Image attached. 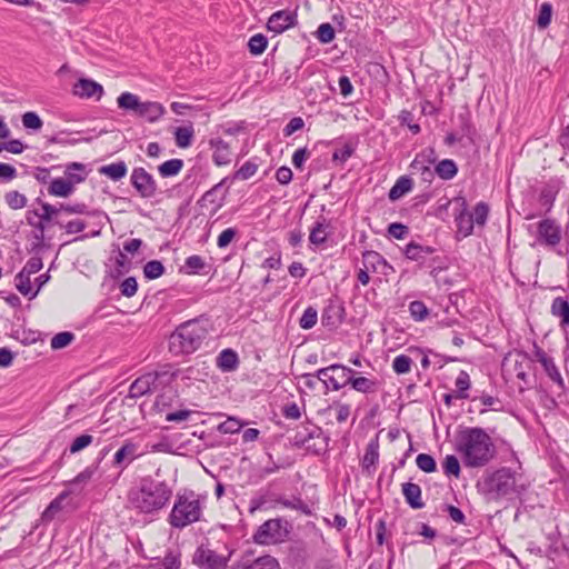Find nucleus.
<instances>
[{"mask_svg":"<svg viewBox=\"0 0 569 569\" xmlns=\"http://www.w3.org/2000/svg\"><path fill=\"white\" fill-rule=\"evenodd\" d=\"M457 451L463 463L470 468L487 466L496 456L491 437L479 427L465 428L457 437Z\"/></svg>","mask_w":569,"mask_h":569,"instance_id":"nucleus-1","label":"nucleus"},{"mask_svg":"<svg viewBox=\"0 0 569 569\" xmlns=\"http://www.w3.org/2000/svg\"><path fill=\"white\" fill-rule=\"evenodd\" d=\"M528 487L529 482L521 473L506 467L486 475L478 483L479 490L489 500L519 497L527 491Z\"/></svg>","mask_w":569,"mask_h":569,"instance_id":"nucleus-2","label":"nucleus"},{"mask_svg":"<svg viewBox=\"0 0 569 569\" xmlns=\"http://www.w3.org/2000/svg\"><path fill=\"white\" fill-rule=\"evenodd\" d=\"M172 496V490L163 481L143 478L138 488L131 489L128 501L142 513H152L162 509Z\"/></svg>","mask_w":569,"mask_h":569,"instance_id":"nucleus-3","label":"nucleus"},{"mask_svg":"<svg viewBox=\"0 0 569 569\" xmlns=\"http://www.w3.org/2000/svg\"><path fill=\"white\" fill-rule=\"evenodd\" d=\"M207 336V330L198 320H190L180 325L170 336L169 350L174 356L194 352Z\"/></svg>","mask_w":569,"mask_h":569,"instance_id":"nucleus-4","label":"nucleus"},{"mask_svg":"<svg viewBox=\"0 0 569 569\" xmlns=\"http://www.w3.org/2000/svg\"><path fill=\"white\" fill-rule=\"evenodd\" d=\"M202 503L193 491L178 495L169 515V523L177 529H182L200 520Z\"/></svg>","mask_w":569,"mask_h":569,"instance_id":"nucleus-5","label":"nucleus"},{"mask_svg":"<svg viewBox=\"0 0 569 569\" xmlns=\"http://www.w3.org/2000/svg\"><path fill=\"white\" fill-rule=\"evenodd\" d=\"M117 104L119 109L132 112L150 123L157 122L166 112L160 102L141 101L137 94L131 92H122L117 98Z\"/></svg>","mask_w":569,"mask_h":569,"instance_id":"nucleus-6","label":"nucleus"},{"mask_svg":"<svg viewBox=\"0 0 569 569\" xmlns=\"http://www.w3.org/2000/svg\"><path fill=\"white\" fill-rule=\"evenodd\" d=\"M232 551L219 553L213 550L209 542L197 547L192 556V563L200 569H227Z\"/></svg>","mask_w":569,"mask_h":569,"instance_id":"nucleus-7","label":"nucleus"},{"mask_svg":"<svg viewBox=\"0 0 569 569\" xmlns=\"http://www.w3.org/2000/svg\"><path fill=\"white\" fill-rule=\"evenodd\" d=\"M287 521L281 519H269L264 521L253 535L254 542L259 545H272L283 541L289 531Z\"/></svg>","mask_w":569,"mask_h":569,"instance_id":"nucleus-8","label":"nucleus"},{"mask_svg":"<svg viewBox=\"0 0 569 569\" xmlns=\"http://www.w3.org/2000/svg\"><path fill=\"white\" fill-rule=\"evenodd\" d=\"M355 371L346 366L333 363L317 370V378L323 382L326 389L340 390L349 385L350 375Z\"/></svg>","mask_w":569,"mask_h":569,"instance_id":"nucleus-9","label":"nucleus"},{"mask_svg":"<svg viewBox=\"0 0 569 569\" xmlns=\"http://www.w3.org/2000/svg\"><path fill=\"white\" fill-rule=\"evenodd\" d=\"M293 446L306 448L315 453H320L326 448L322 430L317 426H306L298 430L292 438Z\"/></svg>","mask_w":569,"mask_h":569,"instance_id":"nucleus-10","label":"nucleus"},{"mask_svg":"<svg viewBox=\"0 0 569 569\" xmlns=\"http://www.w3.org/2000/svg\"><path fill=\"white\" fill-rule=\"evenodd\" d=\"M436 152L432 148H427L416 156L410 164L412 174H419L425 182H432L435 171L431 166L436 162Z\"/></svg>","mask_w":569,"mask_h":569,"instance_id":"nucleus-11","label":"nucleus"},{"mask_svg":"<svg viewBox=\"0 0 569 569\" xmlns=\"http://www.w3.org/2000/svg\"><path fill=\"white\" fill-rule=\"evenodd\" d=\"M130 182L141 198L150 199L157 194V182L144 168H134Z\"/></svg>","mask_w":569,"mask_h":569,"instance_id":"nucleus-12","label":"nucleus"},{"mask_svg":"<svg viewBox=\"0 0 569 569\" xmlns=\"http://www.w3.org/2000/svg\"><path fill=\"white\" fill-rule=\"evenodd\" d=\"M537 241L539 244L556 247L561 241V228L552 219H543L537 226Z\"/></svg>","mask_w":569,"mask_h":569,"instance_id":"nucleus-13","label":"nucleus"},{"mask_svg":"<svg viewBox=\"0 0 569 569\" xmlns=\"http://www.w3.org/2000/svg\"><path fill=\"white\" fill-rule=\"evenodd\" d=\"M144 455L140 450V446L131 440H126L123 445L116 451L112 466L123 471L132 461Z\"/></svg>","mask_w":569,"mask_h":569,"instance_id":"nucleus-14","label":"nucleus"},{"mask_svg":"<svg viewBox=\"0 0 569 569\" xmlns=\"http://www.w3.org/2000/svg\"><path fill=\"white\" fill-rule=\"evenodd\" d=\"M297 23V14L290 10H279L271 14L267 28L274 33H282Z\"/></svg>","mask_w":569,"mask_h":569,"instance_id":"nucleus-15","label":"nucleus"},{"mask_svg":"<svg viewBox=\"0 0 569 569\" xmlns=\"http://www.w3.org/2000/svg\"><path fill=\"white\" fill-rule=\"evenodd\" d=\"M73 94L80 98H96L100 100L103 87L91 79H79L73 86Z\"/></svg>","mask_w":569,"mask_h":569,"instance_id":"nucleus-16","label":"nucleus"},{"mask_svg":"<svg viewBox=\"0 0 569 569\" xmlns=\"http://www.w3.org/2000/svg\"><path fill=\"white\" fill-rule=\"evenodd\" d=\"M209 147L213 150L212 161L216 166H227L231 162V150L229 143L221 138H211L209 140Z\"/></svg>","mask_w":569,"mask_h":569,"instance_id":"nucleus-17","label":"nucleus"},{"mask_svg":"<svg viewBox=\"0 0 569 569\" xmlns=\"http://www.w3.org/2000/svg\"><path fill=\"white\" fill-rule=\"evenodd\" d=\"M158 375L154 372L146 373L137 378L130 386L129 396L131 398H139L150 392L156 386Z\"/></svg>","mask_w":569,"mask_h":569,"instance_id":"nucleus-18","label":"nucleus"},{"mask_svg":"<svg viewBox=\"0 0 569 569\" xmlns=\"http://www.w3.org/2000/svg\"><path fill=\"white\" fill-rule=\"evenodd\" d=\"M535 356L537 360L541 363L548 377L556 383H558L560 387H563V380L562 377L553 361L552 358H550L542 349L536 347Z\"/></svg>","mask_w":569,"mask_h":569,"instance_id":"nucleus-19","label":"nucleus"},{"mask_svg":"<svg viewBox=\"0 0 569 569\" xmlns=\"http://www.w3.org/2000/svg\"><path fill=\"white\" fill-rule=\"evenodd\" d=\"M461 200L462 209L460 212L456 216V223L458 228V233H460L462 237H468L472 233L475 222H473V216L470 214L467 210V203L465 199Z\"/></svg>","mask_w":569,"mask_h":569,"instance_id":"nucleus-20","label":"nucleus"},{"mask_svg":"<svg viewBox=\"0 0 569 569\" xmlns=\"http://www.w3.org/2000/svg\"><path fill=\"white\" fill-rule=\"evenodd\" d=\"M402 495L406 499V502L412 509H421L425 503L421 500V488L417 483L405 482L402 483Z\"/></svg>","mask_w":569,"mask_h":569,"instance_id":"nucleus-21","label":"nucleus"},{"mask_svg":"<svg viewBox=\"0 0 569 569\" xmlns=\"http://www.w3.org/2000/svg\"><path fill=\"white\" fill-rule=\"evenodd\" d=\"M217 366L223 372L234 371L239 366L237 352L232 349H223L217 358Z\"/></svg>","mask_w":569,"mask_h":569,"instance_id":"nucleus-22","label":"nucleus"},{"mask_svg":"<svg viewBox=\"0 0 569 569\" xmlns=\"http://www.w3.org/2000/svg\"><path fill=\"white\" fill-rule=\"evenodd\" d=\"M551 315L560 319V327L569 326V302L562 297H557L551 303Z\"/></svg>","mask_w":569,"mask_h":569,"instance_id":"nucleus-23","label":"nucleus"},{"mask_svg":"<svg viewBox=\"0 0 569 569\" xmlns=\"http://www.w3.org/2000/svg\"><path fill=\"white\" fill-rule=\"evenodd\" d=\"M435 252V248L429 246H421L417 242H410L407 244L405 249V254L408 259L423 262L425 258Z\"/></svg>","mask_w":569,"mask_h":569,"instance_id":"nucleus-24","label":"nucleus"},{"mask_svg":"<svg viewBox=\"0 0 569 569\" xmlns=\"http://www.w3.org/2000/svg\"><path fill=\"white\" fill-rule=\"evenodd\" d=\"M379 459V442L378 439H372L366 448L365 456L362 458V469L368 473H371V469H375L376 463Z\"/></svg>","mask_w":569,"mask_h":569,"instance_id":"nucleus-25","label":"nucleus"},{"mask_svg":"<svg viewBox=\"0 0 569 569\" xmlns=\"http://www.w3.org/2000/svg\"><path fill=\"white\" fill-rule=\"evenodd\" d=\"M74 190V186L71 181L62 179V178H56L53 179L48 188V192L51 196L54 197H62L66 198L70 196Z\"/></svg>","mask_w":569,"mask_h":569,"instance_id":"nucleus-26","label":"nucleus"},{"mask_svg":"<svg viewBox=\"0 0 569 569\" xmlns=\"http://www.w3.org/2000/svg\"><path fill=\"white\" fill-rule=\"evenodd\" d=\"M109 452L108 448H104L100 451V457L98 458V461L89 467H87L83 471H81L77 477H74L70 483L72 486L77 485H86L88 483L96 471L98 470L100 461L106 457V455Z\"/></svg>","mask_w":569,"mask_h":569,"instance_id":"nucleus-27","label":"nucleus"},{"mask_svg":"<svg viewBox=\"0 0 569 569\" xmlns=\"http://www.w3.org/2000/svg\"><path fill=\"white\" fill-rule=\"evenodd\" d=\"M127 164L123 161L113 162L99 168V173L113 181H119L127 174Z\"/></svg>","mask_w":569,"mask_h":569,"instance_id":"nucleus-28","label":"nucleus"},{"mask_svg":"<svg viewBox=\"0 0 569 569\" xmlns=\"http://www.w3.org/2000/svg\"><path fill=\"white\" fill-rule=\"evenodd\" d=\"M412 180L407 176L400 177L389 191V199L396 201L412 189Z\"/></svg>","mask_w":569,"mask_h":569,"instance_id":"nucleus-29","label":"nucleus"},{"mask_svg":"<svg viewBox=\"0 0 569 569\" xmlns=\"http://www.w3.org/2000/svg\"><path fill=\"white\" fill-rule=\"evenodd\" d=\"M69 496L68 491L61 492L57 498H54L49 506L42 512V521L50 522L62 510V502Z\"/></svg>","mask_w":569,"mask_h":569,"instance_id":"nucleus-30","label":"nucleus"},{"mask_svg":"<svg viewBox=\"0 0 569 569\" xmlns=\"http://www.w3.org/2000/svg\"><path fill=\"white\" fill-rule=\"evenodd\" d=\"M362 263L367 270L379 271L380 267H387L385 258L376 251H365L362 254Z\"/></svg>","mask_w":569,"mask_h":569,"instance_id":"nucleus-31","label":"nucleus"},{"mask_svg":"<svg viewBox=\"0 0 569 569\" xmlns=\"http://www.w3.org/2000/svg\"><path fill=\"white\" fill-rule=\"evenodd\" d=\"M435 174H438L443 180L452 179L457 172L458 167L453 160L445 159L441 160L433 169Z\"/></svg>","mask_w":569,"mask_h":569,"instance_id":"nucleus-32","label":"nucleus"},{"mask_svg":"<svg viewBox=\"0 0 569 569\" xmlns=\"http://www.w3.org/2000/svg\"><path fill=\"white\" fill-rule=\"evenodd\" d=\"M243 569H280V566L276 558L271 556H262L244 563Z\"/></svg>","mask_w":569,"mask_h":569,"instance_id":"nucleus-33","label":"nucleus"},{"mask_svg":"<svg viewBox=\"0 0 569 569\" xmlns=\"http://www.w3.org/2000/svg\"><path fill=\"white\" fill-rule=\"evenodd\" d=\"M193 133H194V130L191 124L186 126V127H178L174 130L176 144L179 148L190 147L191 142H192Z\"/></svg>","mask_w":569,"mask_h":569,"instance_id":"nucleus-34","label":"nucleus"},{"mask_svg":"<svg viewBox=\"0 0 569 569\" xmlns=\"http://www.w3.org/2000/svg\"><path fill=\"white\" fill-rule=\"evenodd\" d=\"M183 167V161L181 159H170L164 161L158 167V171L161 177L169 178L177 176Z\"/></svg>","mask_w":569,"mask_h":569,"instance_id":"nucleus-35","label":"nucleus"},{"mask_svg":"<svg viewBox=\"0 0 569 569\" xmlns=\"http://www.w3.org/2000/svg\"><path fill=\"white\" fill-rule=\"evenodd\" d=\"M456 395H455V398H458V399H467L469 398V395H468V390L471 386V382H470V377L469 375L461 370L458 375V377L456 378Z\"/></svg>","mask_w":569,"mask_h":569,"instance_id":"nucleus-36","label":"nucleus"},{"mask_svg":"<svg viewBox=\"0 0 569 569\" xmlns=\"http://www.w3.org/2000/svg\"><path fill=\"white\" fill-rule=\"evenodd\" d=\"M37 201L41 204L42 211L39 212L38 210H31V212L39 219L44 220L47 223L60 213V209H58L57 206L42 202L40 199H37Z\"/></svg>","mask_w":569,"mask_h":569,"instance_id":"nucleus-37","label":"nucleus"},{"mask_svg":"<svg viewBox=\"0 0 569 569\" xmlns=\"http://www.w3.org/2000/svg\"><path fill=\"white\" fill-rule=\"evenodd\" d=\"M349 383L355 390L362 393H369L376 390V382L366 377L353 378L350 376Z\"/></svg>","mask_w":569,"mask_h":569,"instance_id":"nucleus-38","label":"nucleus"},{"mask_svg":"<svg viewBox=\"0 0 569 569\" xmlns=\"http://www.w3.org/2000/svg\"><path fill=\"white\" fill-rule=\"evenodd\" d=\"M164 273V267L159 260L148 261L143 267V274L147 279H158Z\"/></svg>","mask_w":569,"mask_h":569,"instance_id":"nucleus-39","label":"nucleus"},{"mask_svg":"<svg viewBox=\"0 0 569 569\" xmlns=\"http://www.w3.org/2000/svg\"><path fill=\"white\" fill-rule=\"evenodd\" d=\"M84 166L79 162H72L67 167L66 174L68 176V180L73 184L82 182L86 179L83 174Z\"/></svg>","mask_w":569,"mask_h":569,"instance_id":"nucleus-40","label":"nucleus"},{"mask_svg":"<svg viewBox=\"0 0 569 569\" xmlns=\"http://www.w3.org/2000/svg\"><path fill=\"white\" fill-rule=\"evenodd\" d=\"M327 231L323 221H318L311 229L309 234V241L312 244L319 246L327 241Z\"/></svg>","mask_w":569,"mask_h":569,"instance_id":"nucleus-41","label":"nucleus"},{"mask_svg":"<svg viewBox=\"0 0 569 569\" xmlns=\"http://www.w3.org/2000/svg\"><path fill=\"white\" fill-rule=\"evenodd\" d=\"M267 44H268L267 38L263 34L258 33V34L252 36L249 39L248 48L252 54L258 56V54H261L266 50Z\"/></svg>","mask_w":569,"mask_h":569,"instance_id":"nucleus-42","label":"nucleus"},{"mask_svg":"<svg viewBox=\"0 0 569 569\" xmlns=\"http://www.w3.org/2000/svg\"><path fill=\"white\" fill-rule=\"evenodd\" d=\"M74 339V335L69 331H63L54 335L50 341V347L53 350L62 349L69 346Z\"/></svg>","mask_w":569,"mask_h":569,"instance_id":"nucleus-43","label":"nucleus"},{"mask_svg":"<svg viewBox=\"0 0 569 569\" xmlns=\"http://www.w3.org/2000/svg\"><path fill=\"white\" fill-rule=\"evenodd\" d=\"M412 360L407 355H399L392 361V369L398 375L408 373L411 369Z\"/></svg>","mask_w":569,"mask_h":569,"instance_id":"nucleus-44","label":"nucleus"},{"mask_svg":"<svg viewBox=\"0 0 569 569\" xmlns=\"http://www.w3.org/2000/svg\"><path fill=\"white\" fill-rule=\"evenodd\" d=\"M417 467L427 473L436 471L437 465L432 456L428 453H419L416 458Z\"/></svg>","mask_w":569,"mask_h":569,"instance_id":"nucleus-45","label":"nucleus"},{"mask_svg":"<svg viewBox=\"0 0 569 569\" xmlns=\"http://www.w3.org/2000/svg\"><path fill=\"white\" fill-rule=\"evenodd\" d=\"M4 198L7 204L13 210L22 209L27 204L26 196L16 190L9 191Z\"/></svg>","mask_w":569,"mask_h":569,"instance_id":"nucleus-46","label":"nucleus"},{"mask_svg":"<svg viewBox=\"0 0 569 569\" xmlns=\"http://www.w3.org/2000/svg\"><path fill=\"white\" fill-rule=\"evenodd\" d=\"M409 311H410L411 317L416 321H422L429 315V309L427 308L425 302H422L420 300H415V301L410 302Z\"/></svg>","mask_w":569,"mask_h":569,"instance_id":"nucleus-47","label":"nucleus"},{"mask_svg":"<svg viewBox=\"0 0 569 569\" xmlns=\"http://www.w3.org/2000/svg\"><path fill=\"white\" fill-rule=\"evenodd\" d=\"M204 267L206 262L203 258L198 254L188 257L184 262V269L187 270V273L190 274L200 273Z\"/></svg>","mask_w":569,"mask_h":569,"instance_id":"nucleus-48","label":"nucleus"},{"mask_svg":"<svg viewBox=\"0 0 569 569\" xmlns=\"http://www.w3.org/2000/svg\"><path fill=\"white\" fill-rule=\"evenodd\" d=\"M443 472L447 476H455L459 477L460 475V463L456 456L448 455L446 456L443 462H442Z\"/></svg>","mask_w":569,"mask_h":569,"instance_id":"nucleus-49","label":"nucleus"},{"mask_svg":"<svg viewBox=\"0 0 569 569\" xmlns=\"http://www.w3.org/2000/svg\"><path fill=\"white\" fill-rule=\"evenodd\" d=\"M551 16H552V6L548 2H543L539 9L537 26L540 29H546L550 24Z\"/></svg>","mask_w":569,"mask_h":569,"instance_id":"nucleus-50","label":"nucleus"},{"mask_svg":"<svg viewBox=\"0 0 569 569\" xmlns=\"http://www.w3.org/2000/svg\"><path fill=\"white\" fill-rule=\"evenodd\" d=\"M317 319H318L317 310L313 307H308L303 311V313L299 320V325L302 329H306V330L311 329L317 323Z\"/></svg>","mask_w":569,"mask_h":569,"instance_id":"nucleus-51","label":"nucleus"},{"mask_svg":"<svg viewBox=\"0 0 569 569\" xmlns=\"http://www.w3.org/2000/svg\"><path fill=\"white\" fill-rule=\"evenodd\" d=\"M473 222L478 226H485L489 214V207L486 202H479L476 204L473 212Z\"/></svg>","mask_w":569,"mask_h":569,"instance_id":"nucleus-52","label":"nucleus"},{"mask_svg":"<svg viewBox=\"0 0 569 569\" xmlns=\"http://www.w3.org/2000/svg\"><path fill=\"white\" fill-rule=\"evenodd\" d=\"M16 288L20 293L23 296H28L31 293V281H30V274H27L22 270L16 276Z\"/></svg>","mask_w":569,"mask_h":569,"instance_id":"nucleus-53","label":"nucleus"},{"mask_svg":"<svg viewBox=\"0 0 569 569\" xmlns=\"http://www.w3.org/2000/svg\"><path fill=\"white\" fill-rule=\"evenodd\" d=\"M22 124L26 129L40 130L43 122L36 112L28 111L22 114Z\"/></svg>","mask_w":569,"mask_h":569,"instance_id":"nucleus-54","label":"nucleus"},{"mask_svg":"<svg viewBox=\"0 0 569 569\" xmlns=\"http://www.w3.org/2000/svg\"><path fill=\"white\" fill-rule=\"evenodd\" d=\"M258 170V166L251 161L243 163L236 172L233 178L238 180H247L251 178Z\"/></svg>","mask_w":569,"mask_h":569,"instance_id":"nucleus-55","label":"nucleus"},{"mask_svg":"<svg viewBox=\"0 0 569 569\" xmlns=\"http://www.w3.org/2000/svg\"><path fill=\"white\" fill-rule=\"evenodd\" d=\"M243 423L236 418H228L218 426L221 433H237L241 430Z\"/></svg>","mask_w":569,"mask_h":569,"instance_id":"nucleus-56","label":"nucleus"},{"mask_svg":"<svg viewBox=\"0 0 569 569\" xmlns=\"http://www.w3.org/2000/svg\"><path fill=\"white\" fill-rule=\"evenodd\" d=\"M281 503L287 508L299 510L303 515H311L310 507L300 498L284 499Z\"/></svg>","mask_w":569,"mask_h":569,"instance_id":"nucleus-57","label":"nucleus"},{"mask_svg":"<svg viewBox=\"0 0 569 569\" xmlns=\"http://www.w3.org/2000/svg\"><path fill=\"white\" fill-rule=\"evenodd\" d=\"M317 38L322 43H329L335 39V29L330 23H322L317 30Z\"/></svg>","mask_w":569,"mask_h":569,"instance_id":"nucleus-58","label":"nucleus"},{"mask_svg":"<svg viewBox=\"0 0 569 569\" xmlns=\"http://www.w3.org/2000/svg\"><path fill=\"white\" fill-rule=\"evenodd\" d=\"M92 441H93V437L90 435H81V436L77 437L70 445V448H69L70 453H77V452L81 451L82 449L90 446L92 443Z\"/></svg>","mask_w":569,"mask_h":569,"instance_id":"nucleus-59","label":"nucleus"},{"mask_svg":"<svg viewBox=\"0 0 569 569\" xmlns=\"http://www.w3.org/2000/svg\"><path fill=\"white\" fill-rule=\"evenodd\" d=\"M138 290V283L134 277L126 278L120 284L121 295L124 297H132Z\"/></svg>","mask_w":569,"mask_h":569,"instance_id":"nucleus-60","label":"nucleus"},{"mask_svg":"<svg viewBox=\"0 0 569 569\" xmlns=\"http://www.w3.org/2000/svg\"><path fill=\"white\" fill-rule=\"evenodd\" d=\"M353 152V147L349 143H346L342 148L336 149L333 151L332 160L343 163L352 156Z\"/></svg>","mask_w":569,"mask_h":569,"instance_id":"nucleus-61","label":"nucleus"},{"mask_svg":"<svg viewBox=\"0 0 569 569\" xmlns=\"http://www.w3.org/2000/svg\"><path fill=\"white\" fill-rule=\"evenodd\" d=\"M408 232V227L399 222L390 223L388 227V233L396 239H403Z\"/></svg>","mask_w":569,"mask_h":569,"instance_id":"nucleus-62","label":"nucleus"},{"mask_svg":"<svg viewBox=\"0 0 569 569\" xmlns=\"http://www.w3.org/2000/svg\"><path fill=\"white\" fill-rule=\"evenodd\" d=\"M43 267L42 260L40 257H32L30 258L26 266L22 268V271L27 274H33L40 271Z\"/></svg>","mask_w":569,"mask_h":569,"instance_id":"nucleus-63","label":"nucleus"},{"mask_svg":"<svg viewBox=\"0 0 569 569\" xmlns=\"http://www.w3.org/2000/svg\"><path fill=\"white\" fill-rule=\"evenodd\" d=\"M237 230L233 228L224 229L218 237L217 244L219 248H226L236 237Z\"/></svg>","mask_w":569,"mask_h":569,"instance_id":"nucleus-64","label":"nucleus"}]
</instances>
